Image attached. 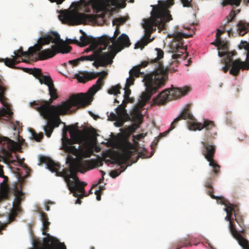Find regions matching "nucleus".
Segmentation results:
<instances>
[{"label":"nucleus","instance_id":"1","mask_svg":"<svg viewBox=\"0 0 249 249\" xmlns=\"http://www.w3.org/2000/svg\"><path fill=\"white\" fill-rule=\"evenodd\" d=\"M157 57L154 59H147L138 65L135 66L129 72V77L126 79V86L134 84L135 77H143L142 82L145 87L146 91L142 94V99L146 102L152 95L160 89L164 87L167 80V71L164 69L162 62L164 52L156 48Z\"/></svg>","mask_w":249,"mask_h":249},{"label":"nucleus","instance_id":"2","mask_svg":"<svg viewBox=\"0 0 249 249\" xmlns=\"http://www.w3.org/2000/svg\"><path fill=\"white\" fill-rule=\"evenodd\" d=\"M49 94L50 98L49 101L38 100L30 103L31 106L39 112L43 119L47 120V124L43 126L45 135L49 138L55 127H58L63 123L60 118V115H65L67 112L71 113V109L74 107L75 111L77 108L86 106L84 101L85 97L83 93L72 95L70 99L61 105H51L53 101L58 98L57 89L54 84L49 86Z\"/></svg>","mask_w":249,"mask_h":249},{"label":"nucleus","instance_id":"3","mask_svg":"<svg viewBox=\"0 0 249 249\" xmlns=\"http://www.w3.org/2000/svg\"><path fill=\"white\" fill-rule=\"evenodd\" d=\"M183 7H192V0H180ZM174 0H167L166 3L153 6L149 18L143 19L142 24L144 29V37L135 44V48L142 49L145 46L153 40L150 39L151 34L156 30L157 27L160 30H165L166 23L172 19L168 7L174 4Z\"/></svg>","mask_w":249,"mask_h":249},{"label":"nucleus","instance_id":"4","mask_svg":"<svg viewBox=\"0 0 249 249\" xmlns=\"http://www.w3.org/2000/svg\"><path fill=\"white\" fill-rule=\"evenodd\" d=\"M58 42L63 43L59 35L53 31L43 35L38 38L37 43L34 46L29 48L27 51L24 52L22 56L29 58L33 55L36 52L38 53L37 60H45L53 57L58 53H68L71 52L72 48L69 45L58 44Z\"/></svg>","mask_w":249,"mask_h":249},{"label":"nucleus","instance_id":"5","mask_svg":"<svg viewBox=\"0 0 249 249\" xmlns=\"http://www.w3.org/2000/svg\"><path fill=\"white\" fill-rule=\"evenodd\" d=\"M41 163L46 164L48 168L52 172L55 173L57 177L64 178L65 181L67 183L70 191L73 193L74 196L83 198L87 195L85 194V186L87 185L84 182H81L76 176V173H66L65 172H59L60 165L58 163L55 162L51 159L42 156L40 158Z\"/></svg>","mask_w":249,"mask_h":249},{"label":"nucleus","instance_id":"6","mask_svg":"<svg viewBox=\"0 0 249 249\" xmlns=\"http://www.w3.org/2000/svg\"><path fill=\"white\" fill-rule=\"evenodd\" d=\"M83 75H80L78 74L75 75V77L80 83H85L87 81L91 80L100 76L96 82V83L89 89L86 93H83V97H85L84 101L86 106L90 104L93 100V96L100 89H101L104 84V79L105 78L108 74L106 71L101 72H88L86 71L81 73Z\"/></svg>","mask_w":249,"mask_h":249},{"label":"nucleus","instance_id":"7","mask_svg":"<svg viewBox=\"0 0 249 249\" xmlns=\"http://www.w3.org/2000/svg\"><path fill=\"white\" fill-rule=\"evenodd\" d=\"M70 127L69 133L72 140L66 138L62 141V146L65 151L71 154L79 159L89 158L93 153L91 147H88L86 149L77 148L73 144L77 143L79 141L78 130L73 125ZM79 148V147H78Z\"/></svg>","mask_w":249,"mask_h":249},{"label":"nucleus","instance_id":"8","mask_svg":"<svg viewBox=\"0 0 249 249\" xmlns=\"http://www.w3.org/2000/svg\"><path fill=\"white\" fill-rule=\"evenodd\" d=\"M41 219L43 225L42 234L46 235V237L43 238L42 243H38V249H66L64 243L60 242L57 238L47 233L50 224L47 214L44 212H41Z\"/></svg>","mask_w":249,"mask_h":249},{"label":"nucleus","instance_id":"9","mask_svg":"<svg viewBox=\"0 0 249 249\" xmlns=\"http://www.w3.org/2000/svg\"><path fill=\"white\" fill-rule=\"evenodd\" d=\"M217 135V128L215 129L214 134H211L208 136L205 135L204 141L202 142L203 145L202 153L205 158L209 162V165L213 167V172L217 174L220 172V166L214 160L213 158L216 151V146L214 144L213 140Z\"/></svg>","mask_w":249,"mask_h":249},{"label":"nucleus","instance_id":"10","mask_svg":"<svg viewBox=\"0 0 249 249\" xmlns=\"http://www.w3.org/2000/svg\"><path fill=\"white\" fill-rule=\"evenodd\" d=\"M190 90V88L187 86L182 88H172L171 89H166L162 91L157 97L154 99V104L158 105H164L169 100L177 99L186 95Z\"/></svg>","mask_w":249,"mask_h":249},{"label":"nucleus","instance_id":"11","mask_svg":"<svg viewBox=\"0 0 249 249\" xmlns=\"http://www.w3.org/2000/svg\"><path fill=\"white\" fill-rule=\"evenodd\" d=\"M24 181V179L22 180L15 186L14 189V195L15 198L13 202V207L10 210V212L8 214V220L9 223L14 221L15 218L19 213L22 209L21 208V203L25 199V194L22 191V184Z\"/></svg>","mask_w":249,"mask_h":249},{"label":"nucleus","instance_id":"12","mask_svg":"<svg viewBox=\"0 0 249 249\" xmlns=\"http://www.w3.org/2000/svg\"><path fill=\"white\" fill-rule=\"evenodd\" d=\"M103 45V48H99L94 51L92 54L89 55V56L94 58L92 61L94 60L95 58H98L100 66L106 67L112 63L113 59L114 58L117 52L115 51V47L114 45L109 44L108 46H107L108 47V51L107 52L103 53V50H105L106 48H105V42H104Z\"/></svg>","mask_w":249,"mask_h":249},{"label":"nucleus","instance_id":"13","mask_svg":"<svg viewBox=\"0 0 249 249\" xmlns=\"http://www.w3.org/2000/svg\"><path fill=\"white\" fill-rule=\"evenodd\" d=\"M15 142L5 137L0 136V158L7 163H14L16 160H13L12 152L15 148Z\"/></svg>","mask_w":249,"mask_h":249},{"label":"nucleus","instance_id":"14","mask_svg":"<svg viewBox=\"0 0 249 249\" xmlns=\"http://www.w3.org/2000/svg\"><path fill=\"white\" fill-rule=\"evenodd\" d=\"M191 121L188 122V127L190 130H201L203 128H205V135L210 136L211 134L215 133V129L216 127L213 121L208 120H205L203 123L197 122L193 118L190 119Z\"/></svg>","mask_w":249,"mask_h":249},{"label":"nucleus","instance_id":"15","mask_svg":"<svg viewBox=\"0 0 249 249\" xmlns=\"http://www.w3.org/2000/svg\"><path fill=\"white\" fill-rule=\"evenodd\" d=\"M225 220L229 221L230 231L233 237L236 239L239 244L242 247L243 249H249V242L237 231L234 222V218L231 217L229 215H227L225 218Z\"/></svg>","mask_w":249,"mask_h":249},{"label":"nucleus","instance_id":"16","mask_svg":"<svg viewBox=\"0 0 249 249\" xmlns=\"http://www.w3.org/2000/svg\"><path fill=\"white\" fill-rule=\"evenodd\" d=\"M136 151L137 148L134 144L128 141L125 142L123 145L122 153L117 157L116 162L119 165L125 163Z\"/></svg>","mask_w":249,"mask_h":249},{"label":"nucleus","instance_id":"17","mask_svg":"<svg viewBox=\"0 0 249 249\" xmlns=\"http://www.w3.org/2000/svg\"><path fill=\"white\" fill-rule=\"evenodd\" d=\"M214 177H211L207 178V180L205 183V187L208 188L209 190L207 191V194L213 198L215 199L217 201L220 200L219 203L222 205H225L226 208L224 209L225 211L227 213V215H229L231 217H232V215L233 213L231 211L232 208L231 206H228V204L224 201V197L222 196H216L213 194V179Z\"/></svg>","mask_w":249,"mask_h":249},{"label":"nucleus","instance_id":"18","mask_svg":"<svg viewBox=\"0 0 249 249\" xmlns=\"http://www.w3.org/2000/svg\"><path fill=\"white\" fill-rule=\"evenodd\" d=\"M92 168V162L89 160H84L76 163L72 161L70 163L69 168H65L62 172L66 173H77V172H79L84 173Z\"/></svg>","mask_w":249,"mask_h":249},{"label":"nucleus","instance_id":"19","mask_svg":"<svg viewBox=\"0 0 249 249\" xmlns=\"http://www.w3.org/2000/svg\"><path fill=\"white\" fill-rule=\"evenodd\" d=\"M66 18L77 24H81L87 21H95L96 16L74 12L66 15Z\"/></svg>","mask_w":249,"mask_h":249},{"label":"nucleus","instance_id":"20","mask_svg":"<svg viewBox=\"0 0 249 249\" xmlns=\"http://www.w3.org/2000/svg\"><path fill=\"white\" fill-rule=\"evenodd\" d=\"M232 56L230 58V67L229 72L231 75L237 76L240 73V70H249V62L242 61L240 59L233 60Z\"/></svg>","mask_w":249,"mask_h":249},{"label":"nucleus","instance_id":"21","mask_svg":"<svg viewBox=\"0 0 249 249\" xmlns=\"http://www.w3.org/2000/svg\"><path fill=\"white\" fill-rule=\"evenodd\" d=\"M23 51L21 47L17 51H15L14 53L15 55H12V58H6L5 59H0V62H4L5 65L11 68L16 69L15 65L18 64L21 60L23 62H26L22 57V54Z\"/></svg>","mask_w":249,"mask_h":249},{"label":"nucleus","instance_id":"22","mask_svg":"<svg viewBox=\"0 0 249 249\" xmlns=\"http://www.w3.org/2000/svg\"><path fill=\"white\" fill-rule=\"evenodd\" d=\"M115 111L118 119V120L114 123L116 126L122 127L125 122L131 120L130 116L127 113L126 109L122 108L121 106H118L115 109Z\"/></svg>","mask_w":249,"mask_h":249},{"label":"nucleus","instance_id":"23","mask_svg":"<svg viewBox=\"0 0 249 249\" xmlns=\"http://www.w3.org/2000/svg\"><path fill=\"white\" fill-rule=\"evenodd\" d=\"M217 50L219 57L226 56V58H229L231 56L236 55L237 54V52L235 50L229 51V42L228 41L220 40Z\"/></svg>","mask_w":249,"mask_h":249},{"label":"nucleus","instance_id":"24","mask_svg":"<svg viewBox=\"0 0 249 249\" xmlns=\"http://www.w3.org/2000/svg\"><path fill=\"white\" fill-rule=\"evenodd\" d=\"M130 44L128 36L126 34H123L111 45H114L115 51L117 52L123 49L124 47H129Z\"/></svg>","mask_w":249,"mask_h":249},{"label":"nucleus","instance_id":"25","mask_svg":"<svg viewBox=\"0 0 249 249\" xmlns=\"http://www.w3.org/2000/svg\"><path fill=\"white\" fill-rule=\"evenodd\" d=\"M130 121L136 123L138 125L141 124L143 120V116L141 113V107L139 106L135 107L130 112Z\"/></svg>","mask_w":249,"mask_h":249},{"label":"nucleus","instance_id":"26","mask_svg":"<svg viewBox=\"0 0 249 249\" xmlns=\"http://www.w3.org/2000/svg\"><path fill=\"white\" fill-rule=\"evenodd\" d=\"M7 88L4 83L0 79V102L6 108H9V105L7 102L8 99L6 97Z\"/></svg>","mask_w":249,"mask_h":249},{"label":"nucleus","instance_id":"27","mask_svg":"<svg viewBox=\"0 0 249 249\" xmlns=\"http://www.w3.org/2000/svg\"><path fill=\"white\" fill-rule=\"evenodd\" d=\"M234 221H236V223L239 226L240 229L237 230L242 235V234H245V226L244 223V219L242 215L240 213H236L235 212Z\"/></svg>","mask_w":249,"mask_h":249},{"label":"nucleus","instance_id":"28","mask_svg":"<svg viewBox=\"0 0 249 249\" xmlns=\"http://www.w3.org/2000/svg\"><path fill=\"white\" fill-rule=\"evenodd\" d=\"M192 237L190 235H188L186 237H185L178 241L175 245L177 247L176 249H180L183 247H186L188 245L192 246L191 241Z\"/></svg>","mask_w":249,"mask_h":249},{"label":"nucleus","instance_id":"29","mask_svg":"<svg viewBox=\"0 0 249 249\" xmlns=\"http://www.w3.org/2000/svg\"><path fill=\"white\" fill-rule=\"evenodd\" d=\"M80 32L82 34V35L80 37V42H79V45L84 46L90 43H93L94 38L92 37L88 36L82 30H80Z\"/></svg>","mask_w":249,"mask_h":249},{"label":"nucleus","instance_id":"30","mask_svg":"<svg viewBox=\"0 0 249 249\" xmlns=\"http://www.w3.org/2000/svg\"><path fill=\"white\" fill-rule=\"evenodd\" d=\"M120 33L119 28L118 26H117L112 37H110L107 36H104L103 41L105 42V48H107L110 43H114L116 40V37L120 34Z\"/></svg>","mask_w":249,"mask_h":249},{"label":"nucleus","instance_id":"31","mask_svg":"<svg viewBox=\"0 0 249 249\" xmlns=\"http://www.w3.org/2000/svg\"><path fill=\"white\" fill-rule=\"evenodd\" d=\"M94 59L91 56H89V55H87V56H82L77 59L71 60L69 61V63L70 64L74 66H78L81 61H92V60Z\"/></svg>","mask_w":249,"mask_h":249},{"label":"nucleus","instance_id":"32","mask_svg":"<svg viewBox=\"0 0 249 249\" xmlns=\"http://www.w3.org/2000/svg\"><path fill=\"white\" fill-rule=\"evenodd\" d=\"M222 30H221L219 29H217V33L216 34V40H222L221 38L220 37L221 35L225 33L226 32H228V36L229 37L233 36V32H232V30L231 28L229 30H227L226 27V24H224L222 27Z\"/></svg>","mask_w":249,"mask_h":249},{"label":"nucleus","instance_id":"33","mask_svg":"<svg viewBox=\"0 0 249 249\" xmlns=\"http://www.w3.org/2000/svg\"><path fill=\"white\" fill-rule=\"evenodd\" d=\"M178 118V121H179L181 119H192L193 116L190 112V109L189 106L185 108L181 114L177 118Z\"/></svg>","mask_w":249,"mask_h":249},{"label":"nucleus","instance_id":"34","mask_svg":"<svg viewBox=\"0 0 249 249\" xmlns=\"http://www.w3.org/2000/svg\"><path fill=\"white\" fill-rule=\"evenodd\" d=\"M38 80L41 84H44L47 85L48 88H49V86L54 84L52 78L50 76H46L43 74Z\"/></svg>","mask_w":249,"mask_h":249},{"label":"nucleus","instance_id":"35","mask_svg":"<svg viewBox=\"0 0 249 249\" xmlns=\"http://www.w3.org/2000/svg\"><path fill=\"white\" fill-rule=\"evenodd\" d=\"M25 69L26 72L33 75L38 80H39L43 75L40 69L34 68V69L26 68Z\"/></svg>","mask_w":249,"mask_h":249},{"label":"nucleus","instance_id":"36","mask_svg":"<svg viewBox=\"0 0 249 249\" xmlns=\"http://www.w3.org/2000/svg\"><path fill=\"white\" fill-rule=\"evenodd\" d=\"M239 48L240 49H244L247 51L246 59L245 62H249V42L242 40L239 46Z\"/></svg>","mask_w":249,"mask_h":249},{"label":"nucleus","instance_id":"37","mask_svg":"<svg viewBox=\"0 0 249 249\" xmlns=\"http://www.w3.org/2000/svg\"><path fill=\"white\" fill-rule=\"evenodd\" d=\"M242 0H223L222 2V5L223 7L228 5H230L231 6H238L240 5Z\"/></svg>","mask_w":249,"mask_h":249},{"label":"nucleus","instance_id":"38","mask_svg":"<svg viewBox=\"0 0 249 249\" xmlns=\"http://www.w3.org/2000/svg\"><path fill=\"white\" fill-rule=\"evenodd\" d=\"M170 36L174 37V39H175L176 40L179 41L183 38H188L190 37V36L187 35L181 32H178L173 34L172 35Z\"/></svg>","mask_w":249,"mask_h":249},{"label":"nucleus","instance_id":"39","mask_svg":"<svg viewBox=\"0 0 249 249\" xmlns=\"http://www.w3.org/2000/svg\"><path fill=\"white\" fill-rule=\"evenodd\" d=\"M178 118H176L173 122L171 123L170 126L168 130L165 131L163 133H160L159 137L160 138L164 137L167 135L168 133L171 130H172L173 129H174L176 127L175 124H177L178 122Z\"/></svg>","mask_w":249,"mask_h":249},{"label":"nucleus","instance_id":"40","mask_svg":"<svg viewBox=\"0 0 249 249\" xmlns=\"http://www.w3.org/2000/svg\"><path fill=\"white\" fill-rule=\"evenodd\" d=\"M30 132L33 138L37 142H40L44 137L43 133L40 132L37 134L35 131L32 128L30 130Z\"/></svg>","mask_w":249,"mask_h":249},{"label":"nucleus","instance_id":"41","mask_svg":"<svg viewBox=\"0 0 249 249\" xmlns=\"http://www.w3.org/2000/svg\"><path fill=\"white\" fill-rule=\"evenodd\" d=\"M221 62L224 64L225 66L222 67V70L225 73H226L229 70L230 67V58H225L221 60Z\"/></svg>","mask_w":249,"mask_h":249},{"label":"nucleus","instance_id":"42","mask_svg":"<svg viewBox=\"0 0 249 249\" xmlns=\"http://www.w3.org/2000/svg\"><path fill=\"white\" fill-rule=\"evenodd\" d=\"M121 86L120 85H117L112 86L108 90V93L110 94L117 95L120 93V89Z\"/></svg>","mask_w":249,"mask_h":249},{"label":"nucleus","instance_id":"43","mask_svg":"<svg viewBox=\"0 0 249 249\" xmlns=\"http://www.w3.org/2000/svg\"><path fill=\"white\" fill-rule=\"evenodd\" d=\"M224 201L227 203L228 206H231V207H232V209L231 211L233 213L234 215L235 214V212L236 213H239V209L237 205L230 203L228 200L225 199L224 198Z\"/></svg>","mask_w":249,"mask_h":249},{"label":"nucleus","instance_id":"44","mask_svg":"<svg viewBox=\"0 0 249 249\" xmlns=\"http://www.w3.org/2000/svg\"><path fill=\"white\" fill-rule=\"evenodd\" d=\"M235 14L234 13L233 10H231L230 14L226 17V19L227 20L226 25L228 24L229 22L232 21V20L235 18Z\"/></svg>","mask_w":249,"mask_h":249},{"label":"nucleus","instance_id":"45","mask_svg":"<svg viewBox=\"0 0 249 249\" xmlns=\"http://www.w3.org/2000/svg\"><path fill=\"white\" fill-rule=\"evenodd\" d=\"M131 91L129 88L126 87L124 88V98L132 100V99L129 97V96L131 94Z\"/></svg>","mask_w":249,"mask_h":249},{"label":"nucleus","instance_id":"46","mask_svg":"<svg viewBox=\"0 0 249 249\" xmlns=\"http://www.w3.org/2000/svg\"><path fill=\"white\" fill-rule=\"evenodd\" d=\"M97 47V44L96 43H92L89 45V48L86 49L85 50L84 53H88V52H89L90 51H93V52H94V51L96 50L95 49H96Z\"/></svg>","mask_w":249,"mask_h":249},{"label":"nucleus","instance_id":"47","mask_svg":"<svg viewBox=\"0 0 249 249\" xmlns=\"http://www.w3.org/2000/svg\"><path fill=\"white\" fill-rule=\"evenodd\" d=\"M125 18H115L114 21H113V24L114 25L115 24H123L125 22Z\"/></svg>","mask_w":249,"mask_h":249},{"label":"nucleus","instance_id":"48","mask_svg":"<svg viewBox=\"0 0 249 249\" xmlns=\"http://www.w3.org/2000/svg\"><path fill=\"white\" fill-rule=\"evenodd\" d=\"M124 169L122 171H120L119 170H113L110 173V176L112 178H115L117 177H118L122 172L124 171Z\"/></svg>","mask_w":249,"mask_h":249},{"label":"nucleus","instance_id":"49","mask_svg":"<svg viewBox=\"0 0 249 249\" xmlns=\"http://www.w3.org/2000/svg\"><path fill=\"white\" fill-rule=\"evenodd\" d=\"M108 118L110 121L117 122V120H118V116H117L116 113L115 114L113 112H112L110 113V115L108 116Z\"/></svg>","mask_w":249,"mask_h":249},{"label":"nucleus","instance_id":"50","mask_svg":"<svg viewBox=\"0 0 249 249\" xmlns=\"http://www.w3.org/2000/svg\"><path fill=\"white\" fill-rule=\"evenodd\" d=\"M132 100H130L129 99L124 98V99L123 100V101L122 102V103L121 105H120L119 106H121L123 108H125V107H126L127 104L128 103H132Z\"/></svg>","mask_w":249,"mask_h":249},{"label":"nucleus","instance_id":"51","mask_svg":"<svg viewBox=\"0 0 249 249\" xmlns=\"http://www.w3.org/2000/svg\"><path fill=\"white\" fill-rule=\"evenodd\" d=\"M17 159V161L18 163L23 167L28 168L27 165L24 163V159H20L18 157H16Z\"/></svg>","mask_w":249,"mask_h":249},{"label":"nucleus","instance_id":"52","mask_svg":"<svg viewBox=\"0 0 249 249\" xmlns=\"http://www.w3.org/2000/svg\"><path fill=\"white\" fill-rule=\"evenodd\" d=\"M67 41L68 43L70 44H79V42L77 39H69L67 40Z\"/></svg>","mask_w":249,"mask_h":249},{"label":"nucleus","instance_id":"53","mask_svg":"<svg viewBox=\"0 0 249 249\" xmlns=\"http://www.w3.org/2000/svg\"><path fill=\"white\" fill-rule=\"evenodd\" d=\"M95 194L96 195V199L98 201H100L101 200V192L100 190H96L95 192Z\"/></svg>","mask_w":249,"mask_h":249},{"label":"nucleus","instance_id":"54","mask_svg":"<svg viewBox=\"0 0 249 249\" xmlns=\"http://www.w3.org/2000/svg\"><path fill=\"white\" fill-rule=\"evenodd\" d=\"M240 89V86L234 87L233 89V92L235 95H237Z\"/></svg>","mask_w":249,"mask_h":249},{"label":"nucleus","instance_id":"55","mask_svg":"<svg viewBox=\"0 0 249 249\" xmlns=\"http://www.w3.org/2000/svg\"><path fill=\"white\" fill-rule=\"evenodd\" d=\"M94 61V62L92 63V65L96 67H98L99 66H100V65H99V61H98V58H95V59L93 60Z\"/></svg>","mask_w":249,"mask_h":249},{"label":"nucleus","instance_id":"56","mask_svg":"<svg viewBox=\"0 0 249 249\" xmlns=\"http://www.w3.org/2000/svg\"><path fill=\"white\" fill-rule=\"evenodd\" d=\"M181 55L182 54L175 53L172 55V57L173 59H176L178 58H180Z\"/></svg>","mask_w":249,"mask_h":249},{"label":"nucleus","instance_id":"57","mask_svg":"<svg viewBox=\"0 0 249 249\" xmlns=\"http://www.w3.org/2000/svg\"><path fill=\"white\" fill-rule=\"evenodd\" d=\"M220 40H217L215 39V41L211 43V44L214 45L218 48L220 44Z\"/></svg>","mask_w":249,"mask_h":249},{"label":"nucleus","instance_id":"58","mask_svg":"<svg viewBox=\"0 0 249 249\" xmlns=\"http://www.w3.org/2000/svg\"><path fill=\"white\" fill-rule=\"evenodd\" d=\"M77 197H78V198L76 200L75 204H80L82 202L81 200H80L81 198L79 197L78 196H77Z\"/></svg>","mask_w":249,"mask_h":249},{"label":"nucleus","instance_id":"59","mask_svg":"<svg viewBox=\"0 0 249 249\" xmlns=\"http://www.w3.org/2000/svg\"><path fill=\"white\" fill-rule=\"evenodd\" d=\"M247 138V135H244V136L243 137H239V139L240 141H243L245 139H246Z\"/></svg>","mask_w":249,"mask_h":249},{"label":"nucleus","instance_id":"60","mask_svg":"<svg viewBox=\"0 0 249 249\" xmlns=\"http://www.w3.org/2000/svg\"><path fill=\"white\" fill-rule=\"evenodd\" d=\"M233 12H234V13L235 14V16H236L237 14H238L239 13H240V10L237 9L236 10H233Z\"/></svg>","mask_w":249,"mask_h":249},{"label":"nucleus","instance_id":"61","mask_svg":"<svg viewBox=\"0 0 249 249\" xmlns=\"http://www.w3.org/2000/svg\"><path fill=\"white\" fill-rule=\"evenodd\" d=\"M100 189L99 190L101 191V192L102 193V191L105 189L104 186H99Z\"/></svg>","mask_w":249,"mask_h":249},{"label":"nucleus","instance_id":"62","mask_svg":"<svg viewBox=\"0 0 249 249\" xmlns=\"http://www.w3.org/2000/svg\"><path fill=\"white\" fill-rule=\"evenodd\" d=\"M104 179V177H103L102 178L100 179V180H99L98 183H101L103 181Z\"/></svg>","mask_w":249,"mask_h":249},{"label":"nucleus","instance_id":"63","mask_svg":"<svg viewBox=\"0 0 249 249\" xmlns=\"http://www.w3.org/2000/svg\"><path fill=\"white\" fill-rule=\"evenodd\" d=\"M45 209L46 211H48L50 210V207L49 206L47 205V206H46Z\"/></svg>","mask_w":249,"mask_h":249},{"label":"nucleus","instance_id":"64","mask_svg":"<svg viewBox=\"0 0 249 249\" xmlns=\"http://www.w3.org/2000/svg\"><path fill=\"white\" fill-rule=\"evenodd\" d=\"M137 137H138V140H140L142 137V135H137Z\"/></svg>","mask_w":249,"mask_h":249}]
</instances>
